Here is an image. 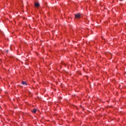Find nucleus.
Wrapping results in <instances>:
<instances>
[{"instance_id": "nucleus-1", "label": "nucleus", "mask_w": 126, "mask_h": 126, "mask_svg": "<svg viewBox=\"0 0 126 126\" xmlns=\"http://www.w3.org/2000/svg\"><path fill=\"white\" fill-rule=\"evenodd\" d=\"M75 18H79V17H80V14L78 13V14H75Z\"/></svg>"}, {"instance_id": "nucleus-2", "label": "nucleus", "mask_w": 126, "mask_h": 126, "mask_svg": "<svg viewBox=\"0 0 126 126\" xmlns=\"http://www.w3.org/2000/svg\"><path fill=\"white\" fill-rule=\"evenodd\" d=\"M34 6H35V7H39L40 6V3L38 2H35L34 3Z\"/></svg>"}, {"instance_id": "nucleus-3", "label": "nucleus", "mask_w": 126, "mask_h": 126, "mask_svg": "<svg viewBox=\"0 0 126 126\" xmlns=\"http://www.w3.org/2000/svg\"><path fill=\"white\" fill-rule=\"evenodd\" d=\"M22 84L23 85H25L26 86V85H27V83H26V82H25V81H22Z\"/></svg>"}, {"instance_id": "nucleus-4", "label": "nucleus", "mask_w": 126, "mask_h": 126, "mask_svg": "<svg viewBox=\"0 0 126 126\" xmlns=\"http://www.w3.org/2000/svg\"><path fill=\"white\" fill-rule=\"evenodd\" d=\"M32 112L33 114H35V113H36V112H37V110H36V109H34L32 110Z\"/></svg>"}, {"instance_id": "nucleus-5", "label": "nucleus", "mask_w": 126, "mask_h": 126, "mask_svg": "<svg viewBox=\"0 0 126 126\" xmlns=\"http://www.w3.org/2000/svg\"><path fill=\"white\" fill-rule=\"evenodd\" d=\"M7 53H8V51H7Z\"/></svg>"}]
</instances>
